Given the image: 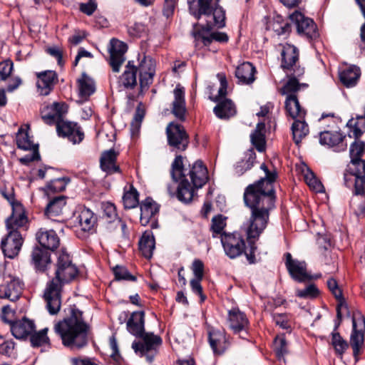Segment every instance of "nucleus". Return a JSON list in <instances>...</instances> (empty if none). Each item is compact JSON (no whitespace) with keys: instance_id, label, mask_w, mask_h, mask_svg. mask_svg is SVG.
<instances>
[{"instance_id":"40","label":"nucleus","mask_w":365,"mask_h":365,"mask_svg":"<svg viewBox=\"0 0 365 365\" xmlns=\"http://www.w3.org/2000/svg\"><path fill=\"white\" fill-rule=\"evenodd\" d=\"M102 207L108 222L113 223L118 228H126L125 222L118 216L114 204L107 202L103 204Z\"/></svg>"},{"instance_id":"8","label":"nucleus","mask_w":365,"mask_h":365,"mask_svg":"<svg viewBox=\"0 0 365 365\" xmlns=\"http://www.w3.org/2000/svg\"><path fill=\"white\" fill-rule=\"evenodd\" d=\"M217 77L220 83V87L218 91V95L215 97L214 101L217 104L214 108L213 111L216 116L221 119H227L234 116L236 113V108L231 100L223 99L227 94V82L225 74L219 73Z\"/></svg>"},{"instance_id":"22","label":"nucleus","mask_w":365,"mask_h":365,"mask_svg":"<svg viewBox=\"0 0 365 365\" xmlns=\"http://www.w3.org/2000/svg\"><path fill=\"white\" fill-rule=\"evenodd\" d=\"M345 138L339 131L324 130L319 133V143L322 145L333 148L336 152H341L347 148Z\"/></svg>"},{"instance_id":"12","label":"nucleus","mask_w":365,"mask_h":365,"mask_svg":"<svg viewBox=\"0 0 365 365\" xmlns=\"http://www.w3.org/2000/svg\"><path fill=\"white\" fill-rule=\"evenodd\" d=\"M142 341L135 340L132 344V349L140 356H146L147 360L152 362L153 355H150V351H156L157 349L162 344L160 336L151 332H143L141 336H138Z\"/></svg>"},{"instance_id":"19","label":"nucleus","mask_w":365,"mask_h":365,"mask_svg":"<svg viewBox=\"0 0 365 365\" xmlns=\"http://www.w3.org/2000/svg\"><path fill=\"white\" fill-rule=\"evenodd\" d=\"M286 267L291 277L298 282L310 281L313 277L307 272L304 261L293 259L290 253L286 254Z\"/></svg>"},{"instance_id":"23","label":"nucleus","mask_w":365,"mask_h":365,"mask_svg":"<svg viewBox=\"0 0 365 365\" xmlns=\"http://www.w3.org/2000/svg\"><path fill=\"white\" fill-rule=\"evenodd\" d=\"M353 330L351 334L350 344L353 349L354 356L360 352V349L364 344V331L365 329V318L359 314L358 318L353 317Z\"/></svg>"},{"instance_id":"33","label":"nucleus","mask_w":365,"mask_h":365,"mask_svg":"<svg viewBox=\"0 0 365 365\" xmlns=\"http://www.w3.org/2000/svg\"><path fill=\"white\" fill-rule=\"evenodd\" d=\"M66 200L67 197L64 195H58L51 200L45 209V216L51 220L58 221L54 217H59L62 214L63 209L66 205Z\"/></svg>"},{"instance_id":"49","label":"nucleus","mask_w":365,"mask_h":365,"mask_svg":"<svg viewBox=\"0 0 365 365\" xmlns=\"http://www.w3.org/2000/svg\"><path fill=\"white\" fill-rule=\"evenodd\" d=\"M69 182V179L66 178H59L51 180L44 188L47 195L50 193L58 192L65 190Z\"/></svg>"},{"instance_id":"38","label":"nucleus","mask_w":365,"mask_h":365,"mask_svg":"<svg viewBox=\"0 0 365 365\" xmlns=\"http://www.w3.org/2000/svg\"><path fill=\"white\" fill-rule=\"evenodd\" d=\"M327 286L331 292V293L334 294L335 298L339 301V304L336 307V317L337 319L339 320V322L336 324L334 331L337 329L338 327L339 326L340 321L342 317L341 314V309H346V306L344 304V300L343 298L342 292L340 289V288L338 286V283L334 278H330L327 280Z\"/></svg>"},{"instance_id":"11","label":"nucleus","mask_w":365,"mask_h":365,"mask_svg":"<svg viewBox=\"0 0 365 365\" xmlns=\"http://www.w3.org/2000/svg\"><path fill=\"white\" fill-rule=\"evenodd\" d=\"M168 145L175 153L187 149L189 144V136L184 127L180 124L170 123L166 128Z\"/></svg>"},{"instance_id":"15","label":"nucleus","mask_w":365,"mask_h":365,"mask_svg":"<svg viewBox=\"0 0 365 365\" xmlns=\"http://www.w3.org/2000/svg\"><path fill=\"white\" fill-rule=\"evenodd\" d=\"M23 289L24 282L19 277L6 276L4 283L0 286V298L16 302L20 298Z\"/></svg>"},{"instance_id":"14","label":"nucleus","mask_w":365,"mask_h":365,"mask_svg":"<svg viewBox=\"0 0 365 365\" xmlns=\"http://www.w3.org/2000/svg\"><path fill=\"white\" fill-rule=\"evenodd\" d=\"M289 18L295 24L299 34L309 40H315L319 37L317 25L312 19L304 16L303 14L299 11L292 14Z\"/></svg>"},{"instance_id":"13","label":"nucleus","mask_w":365,"mask_h":365,"mask_svg":"<svg viewBox=\"0 0 365 365\" xmlns=\"http://www.w3.org/2000/svg\"><path fill=\"white\" fill-rule=\"evenodd\" d=\"M24 241V237L19 230H10L1 242V247L4 256L10 259L16 257L21 249Z\"/></svg>"},{"instance_id":"62","label":"nucleus","mask_w":365,"mask_h":365,"mask_svg":"<svg viewBox=\"0 0 365 365\" xmlns=\"http://www.w3.org/2000/svg\"><path fill=\"white\" fill-rule=\"evenodd\" d=\"M14 63L11 60H6L0 63V81H5L11 73Z\"/></svg>"},{"instance_id":"2","label":"nucleus","mask_w":365,"mask_h":365,"mask_svg":"<svg viewBox=\"0 0 365 365\" xmlns=\"http://www.w3.org/2000/svg\"><path fill=\"white\" fill-rule=\"evenodd\" d=\"M171 176L174 181L179 182L177 190L178 199L185 203L192 200L195 188L202 187L207 181V170L202 161H196L185 175L182 157L177 155L171 166Z\"/></svg>"},{"instance_id":"35","label":"nucleus","mask_w":365,"mask_h":365,"mask_svg":"<svg viewBox=\"0 0 365 365\" xmlns=\"http://www.w3.org/2000/svg\"><path fill=\"white\" fill-rule=\"evenodd\" d=\"M117 155L118 153L113 149L103 153L100 160L103 171L109 175L120 172L119 166L115 164Z\"/></svg>"},{"instance_id":"31","label":"nucleus","mask_w":365,"mask_h":365,"mask_svg":"<svg viewBox=\"0 0 365 365\" xmlns=\"http://www.w3.org/2000/svg\"><path fill=\"white\" fill-rule=\"evenodd\" d=\"M248 324V319L243 312L235 309L229 312V326L235 334H240L242 331L247 333Z\"/></svg>"},{"instance_id":"36","label":"nucleus","mask_w":365,"mask_h":365,"mask_svg":"<svg viewBox=\"0 0 365 365\" xmlns=\"http://www.w3.org/2000/svg\"><path fill=\"white\" fill-rule=\"evenodd\" d=\"M256 69L250 62H244L237 67L235 76L241 84H251L255 80Z\"/></svg>"},{"instance_id":"45","label":"nucleus","mask_w":365,"mask_h":365,"mask_svg":"<svg viewBox=\"0 0 365 365\" xmlns=\"http://www.w3.org/2000/svg\"><path fill=\"white\" fill-rule=\"evenodd\" d=\"M16 145L19 149L24 150H32L38 148L37 145L34 144L31 138L29 135L28 131L20 128L16 133Z\"/></svg>"},{"instance_id":"48","label":"nucleus","mask_w":365,"mask_h":365,"mask_svg":"<svg viewBox=\"0 0 365 365\" xmlns=\"http://www.w3.org/2000/svg\"><path fill=\"white\" fill-rule=\"evenodd\" d=\"M123 202L126 209L134 208L138 205V192L133 185H130L128 190H125Z\"/></svg>"},{"instance_id":"37","label":"nucleus","mask_w":365,"mask_h":365,"mask_svg":"<svg viewBox=\"0 0 365 365\" xmlns=\"http://www.w3.org/2000/svg\"><path fill=\"white\" fill-rule=\"evenodd\" d=\"M155 248V240L150 230H146L139 241V249L142 255L147 259L153 257Z\"/></svg>"},{"instance_id":"1","label":"nucleus","mask_w":365,"mask_h":365,"mask_svg":"<svg viewBox=\"0 0 365 365\" xmlns=\"http://www.w3.org/2000/svg\"><path fill=\"white\" fill-rule=\"evenodd\" d=\"M77 274L78 269L72 263L70 255L65 249H61L58 256L56 277L47 284L43 293L46 307L50 314H56L61 309L63 284L70 282Z\"/></svg>"},{"instance_id":"21","label":"nucleus","mask_w":365,"mask_h":365,"mask_svg":"<svg viewBox=\"0 0 365 365\" xmlns=\"http://www.w3.org/2000/svg\"><path fill=\"white\" fill-rule=\"evenodd\" d=\"M56 130L59 136L67 138L73 144L81 143L84 138V133L77 123L63 119L56 124Z\"/></svg>"},{"instance_id":"17","label":"nucleus","mask_w":365,"mask_h":365,"mask_svg":"<svg viewBox=\"0 0 365 365\" xmlns=\"http://www.w3.org/2000/svg\"><path fill=\"white\" fill-rule=\"evenodd\" d=\"M260 168L264 172L265 176L255 183L250 185L246 189L251 187L252 189L250 191L252 192L253 191L254 193L275 195L274 182L277 178V173L269 171L264 163L261 165Z\"/></svg>"},{"instance_id":"34","label":"nucleus","mask_w":365,"mask_h":365,"mask_svg":"<svg viewBox=\"0 0 365 365\" xmlns=\"http://www.w3.org/2000/svg\"><path fill=\"white\" fill-rule=\"evenodd\" d=\"M36 240L44 249L48 250H54L60 245V239L54 230H45L38 232Z\"/></svg>"},{"instance_id":"54","label":"nucleus","mask_w":365,"mask_h":365,"mask_svg":"<svg viewBox=\"0 0 365 365\" xmlns=\"http://www.w3.org/2000/svg\"><path fill=\"white\" fill-rule=\"evenodd\" d=\"M304 180L309 187L316 192H321L323 191L324 186L322 183L315 177L314 174L309 169L304 174Z\"/></svg>"},{"instance_id":"20","label":"nucleus","mask_w":365,"mask_h":365,"mask_svg":"<svg viewBox=\"0 0 365 365\" xmlns=\"http://www.w3.org/2000/svg\"><path fill=\"white\" fill-rule=\"evenodd\" d=\"M159 211L158 205L150 198H146L140 204V222L141 226L150 225V228H158L156 215Z\"/></svg>"},{"instance_id":"25","label":"nucleus","mask_w":365,"mask_h":365,"mask_svg":"<svg viewBox=\"0 0 365 365\" xmlns=\"http://www.w3.org/2000/svg\"><path fill=\"white\" fill-rule=\"evenodd\" d=\"M208 339L215 354H222L229 346L225 332L223 330L210 329Z\"/></svg>"},{"instance_id":"5","label":"nucleus","mask_w":365,"mask_h":365,"mask_svg":"<svg viewBox=\"0 0 365 365\" xmlns=\"http://www.w3.org/2000/svg\"><path fill=\"white\" fill-rule=\"evenodd\" d=\"M138 71H139L140 93H143L153 82L155 73V61L150 56L144 55L143 58L140 60L138 67L135 65L133 61H129L119 77V88H134L137 86Z\"/></svg>"},{"instance_id":"6","label":"nucleus","mask_w":365,"mask_h":365,"mask_svg":"<svg viewBox=\"0 0 365 365\" xmlns=\"http://www.w3.org/2000/svg\"><path fill=\"white\" fill-rule=\"evenodd\" d=\"M246 189L244 193L245 205L252 210L250 225L247 228H265L269 220V211L274 207L276 195L254 193Z\"/></svg>"},{"instance_id":"18","label":"nucleus","mask_w":365,"mask_h":365,"mask_svg":"<svg viewBox=\"0 0 365 365\" xmlns=\"http://www.w3.org/2000/svg\"><path fill=\"white\" fill-rule=\"evenodd\" d=\"M128 46L124 42L118 39L113 38L110 41V48L109 49L110 58L109 65L114 73L120 71L122 64L125 61V53Z\"/></svg>"},{"instance_id":"47","label":"nucleus","mask_w":365,"mask_h":365,"mask_svg":"<svg viewBox=\"0 0 365 365\" xmlns=\"http://www.w3.org/2000/svg\"><path fill=\"white\" fill-rule=\"evenodd\" d=\"M271 26L272 29L278 36H287L291 31V26L289 23L279 15L276 16L273 19Z\"/></svg>"},{"instance_id":"59","label":"nucleus","mask_w":365,"mask_h":365,"mask_svg":"<svg viewBox=\"0 0 365 365\" xmlns=\"http://www.w3.org/2000/svg\"><path fill=\"white\" fill-rule=\"evenodd\" d=\"M331 343L336 352L339 354H342L348 347L347 342L341 338L338 332L333 331Z\"/></svg>"},{"instance_id":"32","label":"nucleus","mask_w":365,"mask_h":365,"mask_svg":"<svg viewBox=\"0 0 365 365\" xmlns=\"http://www.w3.org/2000/svg\"><path fill=\"white\" fill-rule=\"evenodd\" d=\"M128 332L135 336H141L145 331V312H133L126 323Z\"/></svg>"},{"instance_id":"58","label":"nucleus","mask_w":365,"mask_h":365,"mask_svg":"<svg viewBox=\"0 0 365 365\" xmlns=\"http://www.w3.org/2000/svg\"><path fill=\"white\" fill-rule=\"evenodd\" d=\"M274 323L283 329H291L292 317L288 314H274L272 316Z\"/></svg>"},{"instance_id":"4","label":"nucleus","mask_w":365,"mask_h":365,"mask_svg":"<svg viewBox=\"0 0 365 365\" xmlns=\"http://www.w3.org/2000/svg\"><path fill=\"white\" fill-rule=\"evenodd\" d=\"M212 230V237L220 238L225 252L230 258H236L245 252L248 261L255 262V242L260 235L259 230H235L232 232Z\"/></svg>"},{"instance_id":"28","label":"nucleus","mask_w":365,"mask_h":365,"mask_svg":"<svg viewBox=\"0 0 365 365\" xmlns=\"http://www.w3.org/2000/svg\"><path fill=\"white\" fill-rule=\"evenodd\" d=\"M174 101L173 102L172 113L180 120H185L186 106L185 98V88L180 84L177 85L173 91Z\"/></svg>"},{"instance_id":"16","label":"nucleus","mask_w":365,"mask_h":365,"mask_svg":"<svg viewBox=\"0 0 365 365\" xmlns=\"http://www.w3.org/2000/svg\"><path fill=\"white\" fill-rule=\"evenodd\" d=\"M67 112L68 106L63 102H54L51 105L44 104L41 108V118L48 125H56L63 119Z\"/></svg>"},{"instance_id":"24","label":"nucleus","mask_w":365,"mask_h":365,"mask_svg":"<svg viewBox=\"0 0 365 365\" xmlns=\"http://www.w3.org/2000/svg\"><path fill=\"white\" fill-rule=\"evenodd\" d=\"M37 77L36 86L41 96H48L58 83V75L56 71L47 70L36 73Z\"/></svg>"},{"instance_id":"39","label":"nucleus","mask_w":365,"mask_h":365,"mask_svg":"<svg viewBox=\"0 0 365 365\" xmlns=\"http://www.w3.org/2000/svg\"><path fill=\"white\" fill-rule=\"evenodd\" d=\"M285 108L293 119L304 118L306 112L299 105V101L295 94H289L285 101Z\"/></svg>"},{"instance_id":"51","label":"nucleus","mask_w":365,"mask_h":365,"mask_svg":"<svg viewBox=\"0 0 365 365\" xmlns=\"http://www.w3.org/2000/svg\"><path fill=\"white\" fill-rule=\"evenodd\" d=\"M144 116L145 110L141 108V103H140L136 108L133 119L130 124V132L132 136L138 133Z\"/></svg>"},{"instance_id":"43","label":"nucleus","mask_w":365,"mask_h":365,"mask_svg":"<svg viewBox=\"0 0 365 365\" xmlns=\"http://www.w3.org/2000/svg\"><path fill=\"white\" fill-rule=\"evenodd\" d=\"M265 124L263 122H259L257 124L255 130L250 135L251 142L259 152H263L265 150Z\"/></svg>"},{"instance_id":"27","label":"nucleus","mask_w":365,"mask_h":365,"mask_svg":"<svg viewBox=\"0 0 365 365\" xmlns=\"http://www.w3.org/2000/svg\"><path fill=\"white\" fill-rule=\"evenodd\" d=\"M31 257L32 264L38 272H45L51 264V253L46 249L36 247L33 249Z\"/></svg>"},{"instance_id":"55","label":"nucleus","mask_w":365,"mask_h":365,"mask_svg":"<svg viewBox=\"0 0 365 365\" xmlns=\"http://www.w3.org/2000/svg\"><path fill=\"white\" fill-rule=\"evenodd\" d=\"M27 218L24 213L13 214L6 220V228H19L26 225Z\"/></svg>"},{"instance_id":"3","label":"nucleus","mask_w":365,"mask_h":365,"mask_svg":"<svg viewBox=\"0 0 365 365\" xmlns=\"http://www.w3.org/2000/svg\"><path fill=\"white\" fill-rule=\"evenodd\" d=\"M68 315L54 324V331L61 337L63 346L81 349L88 344L89 325L83 318V312L76 305H71Z\"/></svg>"},{"instance_id":"30","label":"nucleus","mask_w":365,"mask_h":365,"mask_svg":"<svg viewBox=\"0 0 365 365\" xmlns=\"http://www.w3.org/2000/svg\"><path fill=\"white\" fill-rule=\"evenodd\" d=\"M361 76L360 68L354 65L344 66L339 68V76L341 83L351 88L356 85Z\"/></svg>"},{"instance_id":"57","label":"nucleus","mask_w":365,"mask_h":365,"mask_svg":"<svg viewBox=\"0 0 365 365\" xmlns=\"http://www.w3.org/2000/svg\"><path fill=\"white\" fill-rule=\"evenodd\" d=\"M349 170L352 172L355 177L365 176V160L360 159L351 160L348 165Z\"/></svg>"},{"instance_id":"42","label":"nucleus","mask_w":365,"mask_h":365,"mask_svg":"<svg viewBox=\"0 0 365 365\" xmlns=\"http://www.w3.org/2000/svg\"><path fill=\"white\" fill-rule=\"evenodd\" d=\"M48 328L42 329L38 331L35 330L30 335V342L32 347H44L49 349L51 346V341L48 336Z\"/></svg>"},{"instance_id":"29","label":"nucleus","mask_w":365,"mask_h":365,"mask_svg":"<svg viewBox=\"0 0 365 365\" xmlns=\"http://www.w3.org/2000/svg\"><path fill=\"white\" fill-rule=\"evenodd\" d=\"M75 217L79 226L83 228H95L98 225V215L86 206H78Z\"/></svg>"},{"instance_id":"64","label":"nucleus","mask_w":365,"mask_h":365,"mask_svg":"<svg viewBox=\"0 0 365 365\" xmlns=\"http://www.w3.org/2000/svg\"><path fill=\"white\" fill-rule=\"evenodd\" d=\"M354 193L365 195V176L355 177Z\"/></svg>"},{"instance_id":"56","label":"nucleus","mask_w":365,"mask_h":365,"mask_svg":"<svg viewBox=\"0 0 365 365\" xmlns=\"http://www.w3.org/2000/svg\"><path fill=\"white\" fill-rule=\"evenodd\" d=\"M319 294V291L315 284H311L303 289H297L296 295L302 299H314Z\"/></svg>"},{"instance_id":"60","label":"nucleus","mask_w":365,"mask_h":365,"mask_svg":"<svg viewBox=\"0 0 365 365\" xmlns=\"http://www.w3.org/2000/svg\"><path fill=\"white\" fill-rule=\"evenodd\" d=\"M146 31V26L140 22H135L128 27V32L133 37H141Z\"/></svg>"},{"instance_id":"46","label":"nucleus","mask_w":365,"mask_h":365,"mask_svg":"<svg viewBox=\"0 0 365 365\" xmlns=\"http://www.w3.org/2000/svg\"><path fill=\"white\" fill-rule=\"evenodd\" d=\"M256 159V154L253 149H250L245 153V159L238 162L235 170L238 175H242L245 171L251 169Z\"/></svg>"},{"instance_id":"63","label":"nucleus","mask_w":365,"mask_h":365,"mask_svg":"<svg viewBox=\"0 0 365 365\" xmlns=\"http://www.w3.org/2000/svg\"><path fill=\"white\" fill-rule=\"evenodd\" d=\"M275 351L279 358L287 353V341L284 337H277L274 340Z\"/></svg>"},{"instance_id":"10","label":"nucleus","mask_w":365,"mask_h":365,"mask_svg":"<svg viewBox=\"0 0 365 365\" xmlns=\"http://www.w3.org/2000/svg\"><path fill=\"white\" fill-rule=\"evenodd\" d=\"M281 67L286 73L293 74L297 76H302L304 68L297 65L299 60V51L292 44L282 45Z\"/></svg>"},{"instance_id":"26","label":"nucleus","mask_w":365,"mask_h":365,"mask_svg":"<svg viewBox=\"0 0 365 365\" xmlns=\"http://www.w3.org/2000/svg\"><path fill=\"white\" fill-rule=\"evenodd\" d=\"M36 329L34 321L26 317L21 320L13 322L11 330L13 336L19 339H27Z\"/></svg>"},{"instance_id":"50","label":"nucleus","mask_w":365,"mask_h":365,"mask_svg":"<svg viewBox=\"0 0 365 365\" xmlns=\"http://www.w3.org/2000/svg\"><path fill=\"white\" fill-rule=\"evenodd\" d=\"M347 125L352 128L353 135L356 139H358L365 131V116L360 115L355 120L351 119Z\"/></svg>"},{"instance_id":"7","label":"nucleus","mask_w":365,"mask_h":365,"mask_svg":"<svg viewBox=\"0 0 365 365\" xmlns=\"http://www.w3.org/2000/svg\"><path fill=\"white\" fill-rule=\"evenodd\" d=\"M220 0H187L189 12L196 19L202 16L207 17L208 24H214L217 28L225 26V11L219 6Z\"/></svg>"},{"instance_id":"53","label":"nucleus","mask_w":365,"mask_h":365,"mask_svg":"<svg viewBox=\"0 0 365 365\" xmlns=\"http://www.w3.org/2000/svg\"><path fill=\"white\" fill-rule=\"evenodd\" d=\"M286 75L289 78V80L282 88V93L287 95L294 94V93L299 89L300 84L299 83L298 78L301 76L289 73H286Z\"/></svg>"},{"instance_id":"41","label":"nucleus","mask_w":365,"mask_h":365,"mask_svg":"<svg viewBox=\"0 0 365 365\" xmlns=\"http://www.w3.org/2000/svg\"><path fill=\"white\" fill-rule=\"evenodd\" d=\"M78 86L79 96L85 101L96 91L94 81L86 73H83L81 78L78 80Z\"/></svg>"},{"instance_id":"9","label":"nucleus","mask_w":365,"mask_h":365,"mask_svg":"<svg viewBox=\"0 0 365 365\" xmlns=\"http://www.w3.org/2000/svg\"><path fill=\"white\" fill-rule=\"evenodd\" d=\"M215 25L208 24L206 26H202L200 29L197 25L193 27L192 35L196 42L197 46L209 47L214 41L219 43H226L229 37L227 34L220 31H211V29Z\"/></svg>"},{"instance_id":"52","label":"nucleus","mask_w":365,"mask_h":365,"mask_svg":"<svg viewBox=\"0 0 365 365\" xmlns=\"http://www.w3.org/2000/svg\"><path fill=\"white\" fill-rule=\"evenodd\" d=\"M112 271L115 276V279L117 281L125 280L135 282L137 280L136 277L130 274L128 269L124 266L116 265L112 268Z\"/></svg>"},{"instance_id":"44","label":"nucleus","mask_w":365,"mask_h":365,"mask_svg":"<svg viewBox=\"0 0 365 365\" xmlns=\"http://www.w3.org/2000/svg\"><path fill=\"white\" fill-rule=\"evenodd\" d=\"M303 119H295L291 128L293 140L297 145H299L302 140L309 133V126Z\"/></svg>"},{"instance_id":"61","label":"nucleus","mask_w":365,"mask_h":365,"mask_svg":"<svg viewBox=\"0 0 365 365\" xmlns=\"http://www.w3.org/2000/svg\"><path fill=\"white\" fill-rule=\"evenodd\" d=\"M365 148V144L362 141L353 143L350 146V158L351 160L360 159Z\"/></svg>"}]
</instances>
